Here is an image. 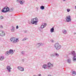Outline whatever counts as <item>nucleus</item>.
Masks as SVG:
<instances>
[{
  "instance_id": "f257e3e1",
  "label": "nucleus",
  "mask_w": 76,
  "mask_h": 76,
  "mask_svg": "<svg viewBox=\"0 0 76 76\" xmlns=\"http://www.w3.org/2000/svg\"><path fill=\"white\" fill-rule=\"evenodd\" d=\"M53 64H51L50 62H49L47 64H44L42 66V68L44 69H46L47 68L48 69H51L53 67Z\"/></svg>"
},
{
  "instance_id": "f03ea898",
  "label": "nucleus",
  "mask_w": 76,
  "mask_h": 76,
  "mask_svg": "<svg viewBox=\"0 0 76 76\" xmlns=\"http://www.w3.org/2000/svg\"><path fill=\"white\" fill-rule=\"evenodd\" d=\"M54 47L56 50L61 49V46L58 43H56L54 45Z\"/></svg>"
},
{
  "instance_id": "7ed1b4c3",
  "label": "nucleus",
  "mask_w": 76,
  "mask_h": 76,
  "mask_svg": "<svg viewBox=\"0 0 76 76\" xmlns=\"http://www.w3.org/2000/svg\"><path fill=\"white\" fill-rule=\"evenodd\" d=\"M38 18H36L33 19H32L31 20V24H35V23H37L38 21Z\"/></svg>"
},
{
  "instance_id": "20e7f679",
  "label": "nucleus",
  "mask_w": 76,
  "mask_h": 76,
  "mask_svg": "<svg viewBox=\"0 0 76 76\" xmlns=\"http://www.w3.org/2000/svg\"><path fill=\"white\" fill-rule=\"evenodd\" d=\"M10 40L12 42H13V43H16L19 41V40L18 39H15V37H12L10 39Z\"/></svg>"
},
{
  "instance_id": "39448f33",
  "label": "nucleus",
  "mask_w": 76,
  "mask_h": 76,
  "mask_svg": "<svg viewBox=\"0 0 76 76\" xmlns=\"http://www.w3.org/2000/svg\"><path fill=\"white\" fill-rule=\"evenodd\" d=\"M66 20L67 22H71V17L70 15H68L66 17Z\"/></svg>"
},
{
  "instance_id": "423d86ee",
  "label": "nucleus",
  "mask_w": 76,
  "mask_h": 76,
  "mask_svg": "<svg viewBox=\"0 0 76 76\" xmlns=\"http://www.w3.org/2000/svg\"><path fill=\"white\" fill-rule=\"evenodd\" d=\"M20 71H24V68L21 66H18L17 68Z\"/></svg>"
},
{
  "instance_id": "0eeeda50",
  "label": "nucleus",
  "mask_w": 76,
  "mask_h": 76,
  "mask_svg": "<svg viewBox=\"0 0 76 76\" xmlns=\"http://www.w3.org/2000/svg\"><path fill=\"white\" fill-rule=\"evenodd\" d=\"M0 35L2 37H4L5 36V33L4 31L0 30Z\"/></svg>"
},
{
  "instance_id": "6e6552de",
  "label": "nucleus",
  "mask_w": 76,
  "mask_h": 76,
  "mask_svg": "<svg viewBox=\"0 0 76 76\" xmlns=\"http://www.w3.org/2000/svg\"><path fill=\"white\" fill-rule=\"evenodd\" d=\"M7 69L8 72H11V69H12V68L10 67V66H7Z\"/></svg>"
},
{
  "instance_id": "1a4fd4ad",
  "label": "nucleus",
  "mask_w": 76,
  "mask_h": 76,
  "mask_svg": "<svg viewBox=\"0 0 76 76\" xmlns=\"http://www.w3.org/2000/svg\"><path fill=\"white\" fill-rule=\"evenodd\" d=\"M9 52L10 54H13V50L12 49H10L9 51Z\"/></svg>"
},
{
  "instance_id": "9d476101",
  "label": "nucleus",
  "mask_w": 76,
  "mask_h": 76,
  "mask_svg": "<svg viewBox=\"0 0 76 76\" xmlns=\"http://www.w3.org/2000/svg\"><path fill=\"white\" fill-rule=\"evenodd\" d=\"M5 7L6 12H9V11H10V9H9V7Z\"/></svg>"
},
{
  "instance_id": "9b49d317",
  "label": "nucleus",
  "mask_w": 76,
  "mask_h": 76,
  "mask_svg": "<svg viewBox=\"0 0 76 76\" xmlns=\"http://www.w3.org/2000/svg\"><path fill=\"white\" fill-rule=\"evenodd\" d=\"M42 44V43H37L36 45V46L37 47H40Z\"/></svg>"
},
{
  "instance_id": "f8f14e48",
  "label": "nucleus",
  "mask_w": 76,
  "mask_h": 76,
  "mask_svg": "<svg viewBox=\"0 0 76 76\" xmlns=\"http://www.w3.org/2000/svg\"><path fill=\"white\" fill-rule=\"evenodd\" d=\"M6 7L4 8L1 10V12L3 13H6V11H5L4 10L5 9Z\"/></svg>"
},
{
  "instance_id": "ddd939ff",
  "label": "nucleus",
  "mask_w": 76,
  "mask_h": 76,
  "mask_svg": "<svg viewBox=\"0 0 76 76\" xmlns=\"http://www.w3.org/2000/svg\"><path fill=\"white\" fill-rule=\"evenodd\" d=\"M12 28L11 29V31H12V32H14L15 31V27L13 26H12Z\"/></svg>"
},
{
  "instance_id": "4468645a",
  "label": "nucleus",
  "mask_w": 76,
  "mask_h": 76,
  "mask_svg": "<svg viewBox=\"0 0 76 76\" xmlns=\"http://www.w3.org/2000/svg\"><path fill=\"white\" fill-rule=\"evenodd\" d=\"M54 27H53L52 28L50 29V32L51 33L54 32Z\"/></svg>"
},
{
  "instance_id": "2eb2a0df",
  "label": "nucleus",
  "mask_w": 76,
  "mask_h": 76,
  "mask_svg": "<svg viewBox=\"0 0 76 76\" xmlns=\"http://www.w3.org/2000/svg\"><path fill=\"white\" fill-rule=\"evenodd\" d=\"M5 55H6V56H9V55H10V53L9 52V51H7V52H5Z\"/></svg>"
},
{
  "instance_id": "dca6fc26",
  "label": "nucleus",
  "mask_w": 76,
  "mask_h": 76,
  "mask_svg": "<svg viewBox=\"0 0 76 76\" xmlns=\"http://www.w3.org/2000/svg\"><path fill=\"white\" fill-rule=\"evenodd\" d=\"M72 59L73 61H75L76 60V56H74V57L72 58Z\"/></svg>"
},
{
  "instance_id": "f3484780",
  "label": "nucleus",
  "mask_w": 76,
  "mask_h": 76,
  "mask_svg": "<svg viewBox=\"0 0 76 76\" xmlns=\"http://www.w3.org/2000/svg\"><path fill=\"white\" fill-rule=\"evenodd\" d=\"M71 53L72 54L73 56H75V51H72L71 52Z\"/></svg>"
},
{
  "instance_id": "a211bd4d",
  "label": "nucleus",
  "mask_w": 76,
  "mask_h": 76,
  "mask_svg": "<svg viewBox=\"0 0 76 76\" xmlns=\"http://www.w3.org/2000/svg\"><path fill=\"white\" fill-rule=\"evenodd\" d=\"M72 75L73 76H75L76 75V72L73 71L72 72Z\"/></svg>"
},
{
  "instance_id": "6ab92c4d",
  "label": "nucleus",
  "mask_w": 76,
  "mask_h": 76,
  "mask_svg": "<svg viewBox=\"0 0 76 76\" xmlns=\"http://www.w3.org/2000/svg\"><path fill=\"white\" fill-rule=\"evenodd\" d=\"M63 32L64 34H66L67 33V31L66 30L64 29L63 30Z\"/></svg>"
},
{
  "instance_id": "aec40b11",
  "label": "nucleus",
  "mask_w": 76,
  "mask_h": 76,
  "mask_svg": "<svg viewBox=\"0 0 76 76\" xmlns=\"http://www.w3.org/2000/svg\"><path fill=\"white\" fill-rule=\"evenodd\" d=\"M45 26L44 25V24H42V25H41L40 26V28L41 29H43V28H44Z\"/></svg>"
},
{
  "instance_id": "412c9836",
  "label": "nucleus",
  "mask_w": 76,
  "mask_h": 76,
  "mask_svg": "<svg viewBox=\"0 0 76 76\" xmlns=\"http://www.w3.org/2000/svg\"><path fill=\"white\" fill-rule=\"evenodd\" d=\"M50 56L51 57H52V58H53V57H54V56H55V53L51 54H50Z\"/></svg>"
},
{
  "instance_id": "4be33fe9",
  "label": "nucleus",
  "mask_w": 76,
  "mask_h": 76,
  "mask_svg": "<svg viewBox=\"0 0 76 76\" xmlns=\"http://www.w3.org/2000/svg\"><path fill=\"white\" fill-rule=\"evenodd\" d=\"M4 56H1L0 57V60H3L4 59Z\"/></svg>"
},
{
  "instance_id": "5701e85b",
  "label": "nucleus",
  "mask_w": 76,
  "mask_h": 76,
  "mask_svg": "<svg viewBox=\"0 0 76 76\" xmlns=\"http://www.w3.org/2000/svg\"><path fill=\"white\" fill-rule=\"evenodd\" d=\"M40 9L42 10H44V9H45V7H44V6L42 5L40 7Z\"/></svg>"
},
{
  "instance_id": "b1692460",
  "label": "nucleus",
  "mask_w": 76,
  "mask_h": 76,
  "mask_svg": "<svg viewBox=\"0 0 76 76\" xmlns=\"http://www.w3.org/2000/svg\"><path fill=\"white\" fill-rule=\"evenodd\" d=\"M67 62L68 63H71V60L70 59H68L67 60Z\"/></svg>"
},
{
  "instance_id": "393cba45",
  "label": "nucleus",
  "mask_w": 76,
  "mask_h": 76,
  "mask_svg": "<svg viewBox=\"0 0 76 76\" xmlns=\"http://www.w3.org/2000/svg\"><path fill=\"white\" fill-rule=\"evenodd\" d=\"M26 39H28V38L25 37L22 40V41H26Z\"/></svg>"
},
{
  "instance_id": "a878e982",
  "label": "nucleus",
  "mask_w": 76,
  "mask_h": 76,
  "mask_svg": "<svg viewBox=\"0 0 76 76\" xmlns=\"http://www.w3.org/2000/svg\"><path fill=\"white\" fill-rule=\"evenodd\" d=\"M13 8H11L10 10V12H13Z\"/></svg>"
},
{
  "instance_id": "bb28decb",
  "label": "nucleus",
  "mask_w": 76,
  "mask_h": 76,
  "mask_svg": "<svg viewBox=\"0 0 76 76\" xmlns=\"http://www.w3.org/2000/svg\"><path fill=\"white\" fill-rule=\"evenodd\" d=\"M23 1H20V4H23Z\"/></svg>"
},
{
  "instance_id": "cd10ccee",
  "label": "nucleus",
  "mask_w": 76,
  "mask_h": 76,
  "mask_svg": "<svg viewBox=\"0 0 76 76\" xmlns=\"http://www.w3.org/2000/svg\"><path fill=\"white\" fill-rule=\"evenodd\" d=\"M21 54H22L23 55H24V54H25V52H24V51H22L21 52Z\"/></svg>"
},
{
  "instance_id": "c85d7f7f",
  "label": "nucleus",
  "mask_w": 76,
  "mask_h": 76,
  "mask_svg": "<svg viewBox=\"0 0 76 76\" xmlns=\"http://www.w3.org/2000/svg\"><path fill=\"white\" fill-rule=\"evenodd\" d=\"M55 54L56 55V57H58L59 56V54H58V53H55Z\"/></svg>"
},
{
  "instance_id": "c756f323",
  "label": "nucleus",
  "mask_w": 76,
  "mask_h": 76,
  "mask_svg": "<svg viewBox=\"0 0 76 76\" xmlns=\"http://www.w3.org/2000/svg\"><path fill=\"white\" fill-rule=\"evenodd\" d=\"M0 18L1 19H3V17L2 16H0Z\"/></svg>"
},
{
  "instance_id": "7c9ffc66",
  "label": "nucleus",
  "mask_w": 76,
  "mask_h": 76,
  "mask_svg": "<svg viewBox=\"0 0 76 76\" xmlns=\"http://www.w3.org/2000/svg\"><path fill=\"white\" fill-rule=\"evenodd\" d=\"M70 11V10L69 9H67V12H69Z\"/></svg>"
},
{
  "instance_id": "2f4dec72",
  "label": "nucleus",
  "mask_w": 76,
  "mask_h": 76,
  "mask_svg": "<svg viewBox=\"0 0 76 76\" xmlns=\"http://www.w3.org/2000/svg\"><path fill=\"white\" fill-rule=\"evenodd\" d=\"M44 24V26H47V24L46 23H44V24Z\"/></svg>"
},
{
  "instance_id": "473e14b6",
  "label": "nucleus",
  "mask_w": 76,
  "mask_h": 76,
  "mask_svg": "<svg viewBox=\"0 0 76 76\" xmlns=\"http://www.w3.org/2000/svg\"><path fill=\"white\" fill-rule=\"evenodd\" d=\"M18 28H19V26H17L16 27V29H18Z\"/></svg>"
},
{
  "instance_id": "72a5a7b5",
  "label": "nucleus",
  "mask_w": 76,
  "mask_h": 76,
  "mask_svg": "<svg viewBox=\"0 0 76 76\" xmlns=\"http://www.w3.org/2000/svg\"><path fill=\"white\" fill-rule=\"evenodd\" d=\"M27 32V30H26V31H24V33H26V32Z\"/></svg>"
},
{
  "instance_id": "f704fd0d",
  "label": "nucleus",
  "mask_w": 76,
  "mask_h": 76,
  "mask_svg": "<svg viewBox=\"0 0 76 76\" xmlns=\"http://www.w3.org/2000/svg\"><path fill=\"white\" fill-rule=\"evenodd\" d=\"M0 28H3V27L2 26H0Z\"/></svg>"
},
{
  "instance_id": "c9c22d12",
  "label": "nucleus",
  "mask_w": 76,
  "mask_h": 76,
  "mask_svg": "<svg viewBox=\"0 0 76 76\" xmlns=\"http://www.w3.org/2000/svg\"><path fill=\"white\" fill-rule=\"evenodd\" d=\"M39 76H41V74H39L38 75Z\"/></svg>"
},
{
  "instance_id": "e433bc0d",
  "label": "nucleus",
  "mask_w": 76,
  "mask_h": 76,
  "mask_svg": "<svg viewBox=\"0 0 76 76\" xmlns=\"http://www.w3.org/2000/svg\"><path fill=\"white\" fill-rule=\"evenodd\" d=\"M74 35H75V34H76V33H74Z\"/></svg>"
},
{
  "instance_id": "4c0bfd02",
  "label": "nucleus",
  "mask_w": 76,
  "mask_h": 76,
  "mask_svg": "<svg viewBox=\"0 0 76 76\" xmlns=\"http://www.w3.org/2000/svg\"><path fill=\"white\" fill-rule=\"evenodd\" d=\"M17 1H19V0H16Z\"/></svg>"
},
{
  "instance_id": "58836bf2",
  "label": "nucleus",
  "mask_w": 76,
  "mask_h": 76,
  "mask_svg": "<svg viewBox=\"0 0 76 76\" xmlns=\"http://www.w3.org/2000/svg\"><path fill=\"white\" fill-rule=\"evenodd\" d=\"M48 76H51V75H48Z\"/></svg>"
},
{
  "instance_id": "ea45409f",
  "label": "nucleus",
  "mask_w": 76,
  "mask_h": 76,
  "mask_svg": "<svg viewBox=\"0 0 76 76\" xmlns=\"http://www.w3.org/2000/svg\"><path fill=\"white\" fill-rule=\"evenodd\" d=\"M63 1H66V0H63Z\"/></svg>"
},
{
  "instance_id": "a19ab883",
  "label": "nucleus",
  "mask_w": 76,
  "mask_h": 76,
  "mask_svg": "<svg viewBox=\"0 0 76 76\" xmlns=\"http://www.w3.org/2000/svg\"><path fill=\"white\" fill-rule=\"evenodd\" d=\"M75 9H76V6H75Z\"/></svg>"
},
{
  "instance_id": "79ce46f5",
  "label": "nucleus",
  "mask_w": 76,
  "mask_h": 76,
  "mask_svg": "<svg viewBox=\"0 0 76 76\" xmlns=\"http://www.w3.org/2000/svg\"><path fill=\"white\" fill-rule=\"evenodd\" d=\"M23 61H24V59H23Z\"/></svg>"
},
{
  "instance_id": "37998d69",
  "label": "nucleus",
  "mask_w": 76,
  "mask_h": 76,
  "mask_svg": "<svg viewBox=\"0 0 76 76\" xmlns=\"http://www.w3.org/2000/svg\"><path fill=\"white\" fill-rule=\"evenodd\" d=\"M1 10V8H0V10Z\"/></svg>"
},
{
  "instance_id": "c03bdc74",
  "label": "nucleus",
  "mask_w": 76,
  "mask_h": 76,
  "mask_svg": "<svg viewBox=\"0 0 76 76\" xmlns=\"http://www.w3.org/2000/svg\"><path fill=\"white\" fill-rule=\"evenodd\" d=\"M54 42V41H52V42Z\"/></svg>"
},
{
  "instance_id": "a18cd8bd",
  "label": "nucleus",
  "mask_w": 76,
  "mask_h": 76,
  "mask_svg": "<svg viewBox=\"0 0 76 76\" xmlns=\"http://www.w3.org/2000/svg\"><path fill=\"white\" fill-rule=\"evenodd\" d=\"M38 29H39V28Z\"/></svg>"
},
{
  "instance_id": "49530a36",
  "label": "nucleus",
  "mask_w": 76,
  "mask_h": 76,
  "mask_svg": "<svg viewBox=\"0 0 76 76\" xmlns=\"http://www.w3.org/2000/svg\"><path fill=\"white\" fill-rule=\"evenodd\" d=\"M35 25H37V24H36Z\"/></svg>"
},
{
  "instance_id": "de8ad7c7",
  "label": "nucleus",
  "mask_w": 76,
  "mask_h": 76,
  "mask_svg": "<svg viewBox=\"0 0 76 76\" xmlns=\"http://www.w3.org/2000/svg\"><path fill=\"white\" fill-rule=\"evenodd\" d=\"M36 0V1H37V0Z\"/></svg>"
}]
</instances>
